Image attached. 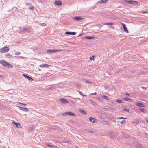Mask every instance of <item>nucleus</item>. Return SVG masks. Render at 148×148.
<instances>
[{"mask_svg":"<svg viewBox=\"0 0 148 148\" xmlns=\"http://www.w3.org/2000/svg\"><path fill=\"white\" fill-rule=\"evenodd\" d=\"M147 122L148 123V120L147 121Z\"/></svg>","mask_w":148,"mask_h":148,"instance_id":"49","label":"nucleus"},{"mask_svg":"<svg viewBox=\"0 0 148 148\" xmlns=\"http://www.w3.org/2000/svg\"><path fill=\"white\" fill-rule=\"evenodd\" d=\"M23 29L24 31H27V29L25 28H23Z\"/></svg>","mask_w":148,"mask_h":148,"instance_id":"36","label":"nucleus"},{"mask_svg":"<svg viewBox=\"0 0 148 148\" xmlns=\"http://www.w3.org/2000/svg\"><path fill=\"white\" fill-rule=\"evenodd\" d=\"M89 120L91 122L94 123H97V120L96 119L91 117H90L89 118Z\"/></svg>","mask_w":148,"mask_h":148,"instance_id":"6","label":"nucleus"},{"mask_svg":"<svg viewBox=\"0 0 148 148\" xmlns=\"http://www.w3.org/2000/svg\"><path fill=\"white\" fill-rule=\"evenodd\" d=\"M129 110L128 109H125L123 110V111H125L128 112H129Z\"/></svg>","mask_w":148,"mask_h":148,"instance_id":"34","label":"nucleus"},{"mask_svg":"<svg viewBox=\"0 0 148 148\" xmlns=\"http://www.w3.org/2000/svg\"><path fill=\"white\" fill-rule=\"evenodd\" d=\"M140 111L143 112H146V110L143 108H141L140 110Z\"/></svg>","mask_w":148,"mask_h":148,"instance_id":"25","label":"nucleus"},{"mask_svg":"<svg viewBox=\"0 0 148 148\" xmlns=\"http://www.w3.org/2000/svg\"><path fill=\"white\" fill-rule=\"evenodd\" d=\"M116 101L117 102L119 103H123V102L122 100L119 99L117 100Z\"/></svg>","mask_w":148,"mask_h":148,"instance_id":"24","label":"nucleus"},{"mask_svg":"<svg viewBox=\"0 0 148 148\" xmlns=\"http://www.w3.org/2000/svg\"><path fill=\"white\" fill-rule=\"evenodd\" d=\"M148 13L146 12H143V14L147 13Z\"/></svg>","mask_w":148,"mask_h":148,"instance_id":"44","label":"nucleus"},{"mask_svg":"<svg viewBox=\"0 0 148 148\" xmlns=\"http://www.w3.org/2000/svg\"><path fill=\"white\" fill-rule=\"evenodd\" d=\"M108 0H101L99 1V3H103L105 2H106Z\"/></svg>","mask_w":148,"mask_h":148,"instance_id":"17","label":"nucleus"},{"mask_svg":"<svg viewBox=\"0 0 148 148\" xmlns=\"http://www.w3.org/2000/svg\"><path fill=\"white\" fill-rule=\"evenodd\" d=\"M82 18L79 17H75L74 18V19L75 20L80 21V20H82Z\"/></svg>","mask_w":148,"mask_h":148,"instance_id":"14","label":"nucleus"},{"mask_svg":"<svg viewBox=\"0 0 148 148\" xmlns=\"http://www.w3.org/2000/svg\"><path fill=\"white\" fill-rule=\"evenodd\" d=\"M34 9V6H32L31 7L29 8V9L31 10H33Z\"/></svg>","mask_w":148,"mask_h":148,"instance_id":"29","label":"nucleus"},{"mask_svg":"<svg viewBox=\"0 0 148 148\" xmlns=\"http://www.w3.org/2000/svg\"><path fill=\"white\" fill-rule=\"evenodd\" d=\"M90 59L91 60H92V59H93V58L92 59L91 57H90Z\"/></svg>","mask_w":148,"mask_h":148,"instance_id":"46","label":"nucleus"},{"mask_svg":"<svg viewBox=\"0 0 148 148\" xmlns=\"http://www.w3.org/2000/svg\"><path fill=\"white\" fill-rule=\"evenodd\" d=\"M79 111L81 113H83L84 114H87V113L86 112H85L82 110H79Z\"/></svg>","mask_w":148,"mask_h":148,"instance_id":"20","label":"nucleus"},{"mask_svg":"<svg viewBox=\"0 0 148 148\" xmlns=\"http://www.w3.org/2000/svg\"><path fill=\"white\" fill-rule=\"evenodd\" d=\"M90 133H92V132H92V131H90Z\"/></svg>","mask_w":148,"mask_h":148,"instance_id":"47","label":"nucleus"},{"mask_svg":"<svg viewBox=\"0 0 148 148\" xmlns=\"http://www.w3.org/2000/svg\"><path fill=\"white\" fill-rule=\"evenodd\" d=\"M136 105L137 106H140L141 107H144V106L143 104L138 102L136 103Z\"/></svg>","mask_w":148,"mask_h":148,"instance_id":"11","label":"nucleus"},{"mask_svg":"<svg viewBox=\"0 0 148 148\" xmlns=\"http://www.w3.org/2000/svg\"><path fill=\"white\" fill-rule=\"evenodd\" d=\"M123 27V29L124 31L127 33H128V31L127 28L125 27V25L123 23H122Z\"/></svg>","mask_w":148,"mask_h":148,"instance_id":"12","label":"nucleus"},{"mask_svg":"<svg viewBox=\"0 0 148 148\" xmlns=\"http://www.w3.org/2000/svg\"><path fill=\"white\" fill-rule=\"evenodd\" d=\"M104 25H112L113 23H105L103 24Z\"/></svg>","mask_w":148,"mask_h":148,"instance_id":"23","label":"nucleus"},{"mask_svg":"<svg viewBox=\"0 0 148 148\" xmlns=\"http://www.w3.org/2000/svg\"><path fill=\"white\" fill-rule=\"evenodd\" d=\"M86 39L88 40H91L93 39L94 38V36H86Z\"/></svg>","mask_w":148,"mask_h":148,"instance_id":"15","label":"nucleus"},{"mask_svg":"<svg viewBox=\"0 0 148 148\" xmlns=\"http://www.w3.org/2000/svg\"><path fill=\"white\" fill-rule=\"evenodd\" d=\"M90 102H94V101L92 100V99H90Z\"/></svg>","mask_w":148,"mask_h":148,"instance_id":"38","label":"nucleus"},{"mask_svg":"<svg viewBox=\"0 0 148 148\" xmlns=\"http://www.w3.org/2000/svg\"><path fill=\"white\" fill-rule=\"evenodd\" d=\"M27 79L29 81H32L33 80V79L31 77L29 76H28Z\"/></svg>","mask_w":148,"mask_h":148,"instance_id":"26","label":"nucleus"},{"mask_svg":"<svg viewBox=\"0 0 148 148\" xmlns=\"http://www.w3.org/2000/svg\"><path fill=\"white\" fill-rule=\"evenodd\" d=\"M127 119L126 118H125L123 117H120L117 118V119Z\"/></svg>","mask_w":148,"mask_h":148,"instance_id":"32","label":"nucleus"},{"mask_svg":"<svg viewBox=\"0 0 148 148\" xmlns=\"http://www.w3.org/2000/svg\"><path fill=\"white\" fill-rule=\"evenodd\" d=\"M23 75L24 76V77H25L26 78H27L28 76H27L26 75H25V74H23Z\"/></svg>","mask_w":148,"mask_h":148,"instance_id":"31","label":"nucleus"},{"mask_svg":"<svg viewBox=\"0 0 148 148\" xmlns=\"http://www.w3.org/2000/svg\"><path fill=\"white\" fill-rule=\"evenodd\" d=\"M102 97L103 98L105 99L106 100H108L109 99L108 97L107 96L103 95L102 96Z\"/></svg>","mask_w":148,"mask_h":148,"instance_id":"19","label":"nucleus"},{"mask_svg":"<svg viewBox=\"0 0 148 148\" xmlns=\"http://www.w3.org/2000/svg\"><path fill=\"white\" fill-rule=\"evenodd\" d=\"M0 63L3 66L6 67L11 68L13 67V66L11 64H9L8 62L4 60H1L0 61Z\"/></svg>","mask_w":148,"mask_h":148,"instance_id":"1","label":"nucleus"},{"mask_svg":"<svg viewBox=\"0 0 148 148\" xmlns=\"http://www.w3.org/2000/svg\"><path fill=\"white\" fill-rule=\"evenodd\" d=\"M12 124L14 126V125H16V127L18 128H21V126L18 123H16V122L13 121L12 122Z\"/></svg>","mask_w":148,"mask_h":148,"instance_id":"5","label":"nucleus"},{"mask_svg":"<svg viewBox=\"0 0 148 148\" xmlns=\"http://www.w3.org/2000/svg\"><path fill=\"white\" fill-rule=\"evenodd\" d=\"M6 57L7 58H13V56H12V55L10 54H7L6 55Z\"/></svg>","mask_w":148,"mask_h":148,"instance_id":"16","label":"nucleus"},{"mask_svg":"<svg viewBox=\"0 0 148 148\" xmlns=\"http://www.w3.org/2000/svg\"><path fill=\"white\" fill-rule=\"evenodd\" d=\"M51 66L50 65H49L48 64H41L39 66L40 67H45L46 68H49V66Z\"/></svg>","mask_w":148,"mask_h":148,"instance_id":"8","label":"nucleus"},{"mask_svg":"<svg viewBox=\"0 0 148 148\" xmlns=\"http://www.w3.org/2000/svg\"><path fill=\"white\" fill-rule=\"evenodd\" d=\"M20 54H21L20 52H16V53H15V55H20Z\"/></svg>","mask_w":148,"mask_h":148,"instance_id":"28","label":"nucleus"},{"mask_svg":"<svg viewBox=\"0 0 148 148\" xmlns=\"http://www.w3.org/2000/svg\"><path fill=\"white\" fill-rule=\"evenodd\" d=\"M66 114H67V115H68V114H69L70 115H73V116H74V114L73 113H72L71 112H66L65 113H64L63 115H66Z\"/></svg>","mask_w":148,"mask_h":148,"instance_id":"13","label":"nucleus"},{"mask_svg":"<svg viewBox=\"0 0 148 148\" xmlns=\"http://www.w3.org/2000/svg\"><path fill=\"white\" fill-rule=\"evenodd\" d=\"M45 25H46V24L45 23H43L41 24V26H45Z\"/></svg>","mask_w":148,"mask_h":148,"instance_id":"35","label":"nucleus"},{"mask_svg":"<svg viewBox=\"0 0 148 148\" xmlns=\"http://www.w3.org/2000/svg\"><path fill=\"white\" fill-rule=\"evenodd\" d=\"M142 88L143 89H146V88L144 87H142Z\"/></svg>","mask_w":148,"mask_h":148,"instance_id":"41","label":"nucleus"},{"mask_svg":"<svg viewBox=\"0 0 148 148\" xmlns=\"http://www.w3.org/2000/svg\"><path fill=\"white\" fill-rule=\"evenodd\" d=\"M132 3H131V4H136L138 5V2L136 1H132Z\"/></svg>","mask_w":148,"mask_h":148,"instance_id":"18","label":"nucleus"},{"mask_svg":"<svg viewBox=\"0 0 148 148\" xmlns=\"http://www.w3.org/2000/svg\"><path fill=\"white\" fill-rule=\"evenodd\" d=\"M54 4L60 6L62 5V3L60 0H55L54 3Z\"/></svg>","mask_w":148,"mask_h":148,"instance_id":"4","label":"nucleus"},{"mask_svg":"<svg viewBox=\"0 0 148 148\" xmlns=\"http://www.w3.org/2000/svg\"><path fill=\"white\" fill-rule=\"evenodd\" d=\"M79 93L83 97H87V95H84L83 93H82V92H81L80 91H78Z\"/></svg>","mask_w":148,"mask_h":148,"instance_id":"21","label":"nucleus"},{"mask_svg":"<svg viewBox=\"0 0 148 148\" xmlns=\"http://www.w3.org/2000/svg\"><path fill=\"white\" fill-rule=\"evenodd\" d=\"M97 94V93L96 92H95V93H91L90 94V95H96Z\"/></svg>","mask_w":148,"mask_h":148,"instance_id":"42","label":"nucleus"},{"mask_svg":"<svg viewBox=\"0 0 148 148\" xmlns=\"http://www.w3.org/2000/svg\"><path fill=\"white\" fill-rule=\"evenodd\" d=\"M47 146L48 147H52V146L51 145H49V144H48V145H47Z\"/></svg>","mask_w":148,"mask_h":148,"instance_id":"37","label":"nucleus"},{"mask_svg":"<svg viewBox=\"0 0 148 148\" xmlns=\"http://www.w3.org/2000/svg\"><path fill=\"white\" fill-rule=\"evenodd\" d=\"M19 103L21 104L25 105V106L26 105V104H24V103Z\"/></svg>","mask_w":148,"mask_h":148,"instance_id":"40","label":"nucleus"},{"mask_svg":"<svg viewBox=\"0 0 148 148\" xmlns=\"http://www.w3.org/2000/svg\"><path fill=\"white\" fill-rule=\"evenodd\" d=\"M9 51V49L6 47H4L0 49V52L1 53H4L8 52Z\"/></svg>","mask_w":148,"mask_h":148,"instance_id":"3","label":"nucleus"},{"mask_svg":"<svg viewBox=\"0 0 148 148\" xmlns=\"http://www.w3.org/2000/svg\"><path fill=\"white\" fill-rule=\"evenodd\" d=\"M126 122V121L125 120H123L121 122V123L122 124H124Z\"/></svg>","mask_w":148,"mask_h":148,"instance_id":"27","label":"nucleus"},{"mask_svg":"<svg viewBox=\"0 0 148 148\" xmlns=\"http://www.w3.org/2000/svg\"><path fill=\"white\" fill-rule=\"evenodd\" d=\"M31 5V4L29 3H27L26 4V5Z\"/></svg>","mask_w":148,"mask_h":148,"instance_id":"39","label":"nucleus"},{"mask_svg":"<svg viewBox=\"0 0 148 148\" xmlns=\"http://www.w3.org/2000/svg\"><path fill=\"white\" fill-rule=\"evenodd\" d=\"M19 108L23 111H25V112H28L29 111V110L28 109L26 108H25L21 106L18 107Z\"/></svg>","mask_w":148,"mask_h":148,"instance_id":"7","label":"nucleus"},{"mask_svg":"<svg viewBox=\"0 0 148 148\" xmlns=\"http://www.w3.org/2000/svg\"><path fill=\"white\" fill-rule=\"evenodd\" d=\"M1 77V75H0V77Z\"/></svg>","mask_w":148,"mask_h":148,"instance_id":"48","label":"nucleus"},{"mask_svg":"<svg viewBox=\"0 0 148 148\" xmlns=\"http://www.w3.org/2000/svg\"><path fill=\"white\" fill-rule=\"evenodd\" d=\"M86 82L88 84H92V82L89 81H86Z\"/></svg>","mask_w":148,"mask_h":148,"instance_id":"33","label":"nucleus"},{"mask_svg":"<svg viewBox=\"0 0 148 148\" xmlns=\"http://www.w3.org/2000/svg\"><path fill=\"white\" fill-rule=\"evenodd\" d=\"M62 51V50H49L47 51V52L49 54H51L53 53H56L58 52H60Z\"/></svg>","mask_w":148,"mask_h":148,"instance_id":"2","label":"nucleus"},{"mask_svg":"<svg viewBox=\"0 0 148 148\" xmlns=\"http://www.w3.org/2000/svg\"><path fill=\"white\" fill-rule=\"evenodd\" d=\"M124 100L125 101H131V99H129L128 98H127V97H126V98H125L124 99Z\"/></svg>","mask_w":148,"mask_h":148,"instance_id":"22","label":"nucleus"},{"mask_svg":"<svg viewBox=\"0 0 148 148\" xmlns=\"http://www.w3.org/2000/svg\"><path fill=\"white\" fill-rule=\"evenodd\" d=\"M82 33H81L78 36H82Z\"/></svg>","mask_w":148,"mask_h":148,"instance_id":"43","label":"nucleus"},{"mask_svg":"<svg viewBox=\"0 0 148 148\" xmlns=\"http://www.w3.org/2000/svg\"><path fill=\"white\" fill-rule=\"evenodd\" d=\"M65 34H66L72 35H75L76 34V33L75 32H65Z\"/></svg>","mask_w":148,"mask_h":148,"instance_id":"10","label":"nucleus"},{"mask_svg":"<svg viewBox=\"0 0 148 148\" xmlns=\"http://www.w3.org/2000/svg\"><path fill=\"white\" fill-rule=\"evenodd\" d=\"M127 2L129 4H131L132 3V1H127Z\"/></svg>","mask_w":148,"mask_h":148,"instance_id":"30","label":"nucleus"},{"mask_svg":"<svg viewBox=\"0 0 148 148\" xmlns=\"http://www.w3.org/2000/svg\"><path fill=\"white\" fill-rule=\"evenodd\" d=\"M126 95H128V96H130V94L129 93H127L126 94Z\"/></svg>","mask_w":148,"mask_h":148,"instance_id":"45","label":"nucleus"},{"mask_svg":"<svg viewBox=\"0 0 148 148\" xmlns=\"http://www.w3.org/2000/svg\"><path fill=\"white\" fill-rule=\"evenodd\" d=\"M60 101L64 104H66L68 103V101L65 98H62L60 99Z\"/></svg>","mask_w":148,"mask_h":148,"instance_id":"9","label":"nucleus"}]
</instances>
